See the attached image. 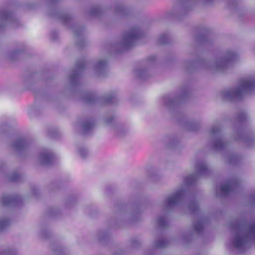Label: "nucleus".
<instances>
[{
  "mask_svg": "<svg viewBox=\"0 0 255 255\" xmlns=\"http://www.w3.org/2000/svg\"><path fill=\"white\" fill-rule=\"evenodd\" d=\"M255 90V78H250L243 80L239 87L227 93L226 96L229 98L240 97L246 93H250Z\"/></svg>",
  "mask_w": 255,
  "mask_h": 255,
  "instance_id": "1",
  "label": "nucleus"
},
{
  "mask_svg": "<svg viewBox=\"0 0 255 255\" xmlns=\"http://www.w3.org/2000/svg\"><path fill=\"white\" fill-rule=\"evenodd\" d=\"M246 241V239L245 237L240 233H239L233 239L232 243L233 246L237 248H240L244 245Z\"/></svg>",
  "mask_w": 255,
  "mask_h": 255,
  "instance_id": "2",
  "label": "nucleus"
},
{
  "mask_svg": "<svg viewBox=\"0 0 255 255\" xmlns=\"http://www.w3.org/2000/svg\"><path fill=\"white\" fill-rule=\"evenodd\" d=\"M179 198L178 194H175L170 197L167 199V203L169 205H173L176 203Z\"/></svg>",
  "mask_w": 255,
  "mask_h": 255,
  "instance_id": "3",
  "label": "nucleus"
},
{
  "mask_svg": "<svg viewBox=\"0 0 255 255\" xmlns=\"http://www.w3.org/2000/svg\"><path fill=\"white\" fill-rule=\"evenodd\" d=\"M249 236L255 239V224L251 226L249 229Z\"/></svg>",
  "mask_w": 255,
  "mask_h": 255,
  "instance_id": "4",
  "label": "nucleus"
},
{
  "mask_svg": "<svg viewBox=\"0 0 255 255\" xmlns=\"http://www.w3.org/2000/svg\"><path fill=\"white\" fill-rule=\"evenodd\" d=\"M231 189V184L227 183L222 185L221 189L222 191L227 192L230 191Z\"/></svg>",
  "mask_w": 255,
  "mask_h": 255,
  "instance_id": "5",
  "label": "nucleus"
},
{
  "mask_svg": "<svg viewBox=\"0 0 255 255\" xmlns=\"http://www.w3.org/2000/svg\"><path fill=\"white\" fill-rule=\"evenodd\" d=\"M49 157H50L49 155L46 154L43 157V158L45 162H47L48 159L49 158Z\"/></svg>",
  "mask_w": 255,
  "mask_h": 255,
  "instance_id": "6",
  "label": "nucleus"
}]
</instances>
